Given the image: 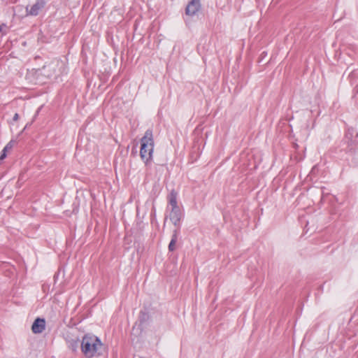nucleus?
<instances>
[{"label":"nucleus","mask_w":358,"mask_h":358,"mask_svg":"<svg viewBox=\"0 0 358 358\" xmlns=\"http://www.w3.org/2000/svg\"><path fill=\"white\" fill-rule=\"evenodd\" d=\"M178 192L172 189L167 196L168 206L165 222L169 220L170 222L180 230V221L183 217V213L178 205Z\"/></svg>","instance_id":"1"},{"label":"nucleus","mask_w":358,"mask_h":358,"mask_svg":"<svg viewBox=\"0 0 358 358\" xmlns=\"http://www.w3.org/2000/svg\"><path fill=\"white\" fill-rule=\"evenodd\" d=\"M81 351L87 358H92L101 355L103 344L100 339L92 334H86L81 341Z\"/></svg>","instance_id":"2"},{"label":"nucleus","mask_w":358,"mask_h":358,"mask_svg":"<svg viewBox=\"0 0 358 358\" xmlns=\"http://www.w3.org/2000/svg\"><path fill=\"white\" fill-rule=\"evenodd\" d=\"M155 142L152 138V134L150 131H147L144 136L141 138V145L140 155L141 157L147 164L152 157Z\"/></svg>","instance_id":"3"},{"label":"nucleus","mask_w":358,"mask_h":358,"mask_svg":"<svg viewBox=\"0 0 358 358\" xmlns=\"http://www.w3.org/2000/svg\"><path fill=\"white\" fill-rule=\"evenodd\" d=\"M64 69V62L55 59L43 66V74L48 78L57 77L62 73Z\"/></svg>","instance_id":"4"},{"label":"nucleus","mask_w":358,"mask_h":358,"mask_svg":"<svg viewBox=\"0 0 358 358\" xmlns=\"http://www.w3.org/2000/svg\"><path fill=\"white\" fill-rule=\"evenodd\" d=\"M201 9L199 0H192L187 6L185 13L189 16L195 15Z\"/></svg>","instance_id":"5"},{"label":"nucleus","mask_w":358,"mask_h":358,"mask_svg":"<svg viewBox=\"0 0 358 358\" xmlns=\"http://www.w3.org/2000/svg\"><path fill=\"white\" fill-rule=\"evenodd\" d=\"M45 321L44 319L37 318L34 322L31 330L34 334H41L45 329Z\"/></svg>","instance_id":"6"},{"label":"nucleus","mask_w":358,"mask_h":358,"mask_svg":"<svg viewBox=\"0 0 358 358\" xmlns=\"http://www.w3.org/2000/svg\"><path fill=\"white\" fill-rule=\"evenodd\" d=\"M43 6L44 3L42 1H38L31 6L29 10L28 9V8H27V12L28 15L34 16L37 15L41 9L43 7Z\"/></svg>","instance_id":"7"},{"label":"nucleus","mask_w":358,"mask_h":358,"mask_svg":"<svg viewBox=\"0 0 358 358\" xmlns=\"http://www.w3.org/2000/svg\"><path fill=\"white\" fill-rule=\"evenodd\" d=\"M142 328H143V324L141 322L140 323H136L135 325L133 327L131 336L132 341H134L135 339L138 341V338L141 336L142 333Z\"/></svg>","instance_id":"8"},{"label":"nucleus","mask_w":358,"mask_h":358,"mask_svg":"<svg viewBox=\"0 0 358 358\" xmlns=\"http://www.w3.org/2000/svg\"><path fill=\"white\" fill-rule=\"evenodd\" d=\"M179 234H180V230L178 229H176L175 230H173V234H172V237H171V240L169 243V251H173L175 250L176 249V243L178 241V237L179 236Z\"/></svg>","instance_id":"9"},{"label":"nucleus","mask_w":358,"mask_h":358,"mask_svg":"<svg viewBox=\"0 0 358 358\" xmlns=\"http://www.w3.org/2000/svg\"><path fill=\"white\" fill-rule=\"evenodd\" d=\"M355 135V137H358V134L356 132L355 129L349 128L345 132V138L349 141L352 142V138Z\"/></svg>","instance_id":"10"},{"label":"nucleus","mask_w":358,"mask_h":358,"mask_svg":"<svg viewBox=\"0 0 358 358\" xmlns=\"http://www.w3.org/2000/svg\"><path fill=\"white\" fill-rule=\"evenodd\" d=\"M13 146V141H10L6 146L5 148H3L4 151H8L12 149Z\"/></svg>","instance_id":"11"},{"label":"nucleus","mask_w":358,"mask_h":358,"mask_svg":"<svg viewBox=\"0 0 358 358\" xmlns=\"http://www.w3.org/2000/svg\"><path fill=\"white\" fill-rule=\"evenodd\" d=\"M6 157V151H4V150H2V154L0 157V160L3 159Z\"/></svg>","instance_id":"12"},{"label":"nucleus","mask_w":358,"mask_h":358,"mask_svg":"<svg viewBox=\"0 0 358 358\" xmlns=\"http://www.w3.org/2000/svg\"><path fill=\"white\" fill-rule=\"evenodd\" d=\"M18 118H19V115H18V114H17V113H15V115H14V117H13V120H14V121H17V120H18Z\"/></svg>","instance_id":"13"}]
</instances>
